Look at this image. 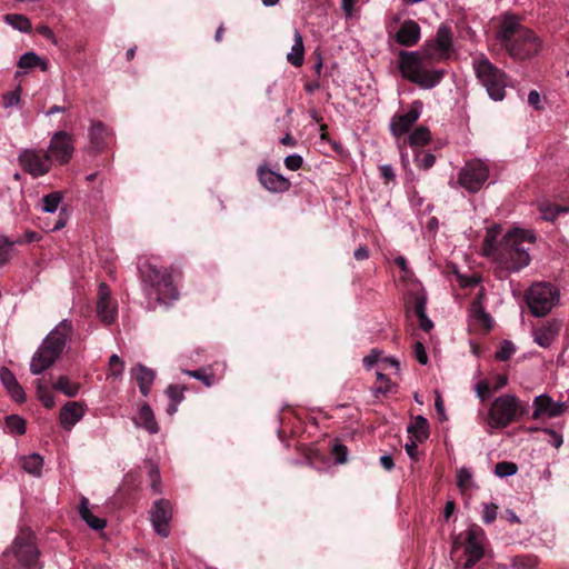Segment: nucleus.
Here are the masks:
<instances>
[{"mask_svg":"<svg viewBox=\"0 0 569 569\" xmlns=\"http://www.w3.org/2000/svg\"><path fill=\"white\" fill-rule=\"evenodd\" d=\"M452 41L451 27L442 23L437 30L436 38L427 41L421 52L401 50L398 56V68L401 76L422 89H432L438 86L445 78L446 70H429L428 61L435 54L439 59H447L452 50Z\"/></svg>","mask_w":569,"mask_h":569,"instance_id":"f257e3e1","label":"nucleus"},{"mask_svg":"<svg viewBox=\"0 0 569 569\" xmlns=\"http://www.w3.org/2000/svg\"><path fill=\"white\" fill-rule=\"evenodd\" d=\"M495 37L500 49L516 62L531 61L542 48L540 37L521 24L518 17L513 14L501 17L497 23Z\"/></svg>","mask_w":569,"mask_h":569,"instance_id":"f03ea898","label":"nucleus"},{"mask_svg":"<svg viewBox=\"0 0 569 569\" xmlns=\"http://www.w3.org/2000/svg\"><path fill=\"white\" fill-rule=\"evenodd\" d=\"M535 240V234L527 230L513 229L508 231L500 240V249L492 257L497 263L496 274L503 279L510 272H519L526 268L531 258L523 243H533Z\"/></svg>","mask_w":569,"mask_h":569,"instance_id":"7ed1b4c3","label":"nucleus"},{"mask_svg":"<svg viewBox=\"0 0 569 569\" xmlns=\"http://www.w3.org/2000/svg\"><path fill=\"white\" fill-rule=\"evenodd\" d=\"M72 332V322L67 319L49 332L32 357L30 370L33 375H40L59 359Z\"/></svg>","mask_w":569,"mask_h":569,"instance_id":"20e7f679","label":"nucleus"},{"mask_svg":"<svg viewBox=\"0 0 569 569\" xmlns=\"http://www.w3.org/2000/svg\"><path fill=\"white\" fill-rule=\"evenodd\" d=\"M140 272L147 295L150 297L154 296L157 302L168 303L178 299L179 292L168 269L157 268L154 264L147 263L140 269Z\"/></svg>","mask_w":569,"mask_h":569,"instance_id":"39448f33","label":"nucleus"},{"mask_svg":"<svg viewBox=\"0 0 569 569\" xmlns=\"http://www.w3.org/2000/svg\"><path fill=\"white\" fill-rule=\"evenodd\" d=\"M461 536L455 538L451 556L453 557L456 551L463 547V558L457 560V569H471L485 556L482 546L485 531L478 525L472 523L467 529L463 541H461Z\"/></svg>","mask_w":569,"mask_h":569,"instance_id":"423d86ee","label":"nucleus"},{"mask_svg":"<svg viewBox=\"0 0 569 569\" xmlns=\"http://www.w3.org/2000/svg\"><path fill=\"white\" fill-rule=\"evenodd\" d=\"M473 69L489 97L495 101L503 100L507 86L506 72L496 67L485 56L473 62Z\"/></svg>","mask_w":569,"mask_h":569,"instance_id":"0eeeda50","label":"nucleus"},{"mask_svg":"<svg viewBox=\"0 0 569 569\" xmlns=\"http://www.w3.org/2000/svg\"><path fill=\"white\" fill-rule=\"evenodd\" d=\"M9 555H12L22 567L38 568L40 551L36 543V535L30 528L20 529L10 549L4 552V556Z\"/></svg>","mask_w":569,"mask_h":569,"instance_id":"6e6552de","label":"nucleus"},{"mask_svg":"<svg viewBox=\"0 0 569 569\" xmlns=\"http://www.w3.org/2000/svg\"><path fill=\"white\" fill-rule=\"evenodd\" d=\"M528 413V408L523 407L519 399L512 395H503L495 399L489 410V418L495 428H506L516 417Z\"/></svg>","mask_w":569,"mask_h":569,"instance_id":"1a4fd4ad","label":"nucleus"},{"mask_svg":"<svg viewBox=\"0 0 569 569\" xmlns=\"http://www.w3.org/2000/svg\"><path fill=\"white\" fill-rule=\"evenodd\" d=\"M559 298L558 291L547 282L533 283L526 292L525 299L535 317L548 315Z\"/></svg>","mask_w":569,"mask_h":569,"instance_id":"9d476101","label":"nucleus"},{"mask_svg":"<svg viewBox=\"0 0 569 569\" xmlns=\"http://www.w3.org/2000/svg\"><path fill=\"white\" fill-rule=\"evenodd\" d=\"M489 177V168L481 160L468 161L460 170L458 183L469 192L479 191Z\"/></svg>","mask_w":569,"mask_h":569,"instance_id":"9b49d317","label":"nucleus"},{"mask_svg":"<svg viewBox=\"0 0 569 569\" xmlns=\"http://www.w3.org/2000/svg\"><path fill=\"white\" fill-rule=\"evenodd\" d=\"M46 151L52 163L53 161L60 166L69 163L74 152L73 134L64 130L54 132Z\"/></svg>","mask_w":569,"mask_h":569,"instance_id":"f8f14e48","label":"nucleus"},{"mask_svg":"<svg viewBox=\"0 0 569 569\" xmlns=\"http://www.w3.org/2000/svg\"><path fill=\"white\" fill-rule=\"evenodd\" d=\"M18 161L21 168L33 178L47 174L52 167L47 151L42 149H24L20 152Z\"/></svg>","mask_w":569,"mask_h":569,"instance_id":"ddd939ff","label":"nucleus"},{"mask_svg":"<svg viewBox=\"0 0 569 569\" xmlns=\"http://www.w3.org/2000/svg\"><path fill=\"white\" fill-rule=\"evenodd\" d=\"M422 110V102L417 100L410 106V109L406 113H396L390 121V131L399 138L408 133L412 126L418 121Z\"/></svg>","mask_w":569,"mask_h":569,"instance_id":"4468645a","label":"nucleus"},{"mask_svg":"<svg viewBox=\"0 0 569 569\" xmlns=\"http://www.w3.org/2000/svg\"><path fill=\"white\" fill-rule=\"evenodd\" d=\"M172 517V507L169 500L159 499L151 509V521L156 532L166 538L170 533L169 522Z\"/></svg>","mask_w":569,"mask_h":569,"instance_id":"2eb2a0df","label":"nucleus"},{"mask_svg":"<svg viewBox=\"0 0 569 569\" xmlns=\"http://www.w3.org/2000/svg\"><path fill=\"white\" fill-rule=\"evenodd\" d=\"M117 302L111 299V291L107 283L102 282L98 289L97 315L106 323L111 325L117 319Z\"/></svg>","mask_w":569,"mask_h":569,"instance_id":"dca6fc26","label":"nucleus"},{"mask_svg":"<svg viewBox=\"0 0 569 569\" xmlns=\"http://www.w3.org/2000/svg\"><path fill=\"white\" fill-rule=\"evenodd\" d=\"M112 140V131L102 121H92L89 129L90 152H103Z\"/></svg>","mask_w":569,"mask_h":569,"instance_id":"f3484780","label":"nucleus"},{"mask_svg":"<svg viewBox=\"0 0 569 569\" xmlns=\"http://www.w3.org/2000/svg\"><path fill=\"white\" fill-rule=\"evenodd\" d=\"M257 176L259 182L270 192H286L291 187V182L287 178L266 166H260L257 169Z\"/></svg>","mask_w":569,"mask_h":569,"instance_id":"a211bd4d","label":"nucleus"},{"mask_svg":"<svg viewBox=\"0 0 569 569\" xmlns=\"http://www.w3.org/2000/svg\"><path fill=\"white\" fill-rule=\"evenodd\" d=\"M532 419H539L542 416L549 418L560 417L566 410L567 405L563 402H555L548 395H540L533 399Z\"/></svg>","mask_w":569,"mask_h":569,"instance_id":"6ab92c4d","label":"nucleus"},{"mask_svg":"<svg viewBox=\"0 0 569 569\" xmlns=\"http://www.w3.org/2000/svg\"><path fill=\"white\" fill-rule=\"evenodd\" d=\"M421 37L420 26L411 19L405 20L395 34V40L402 47L416 46Z\"/></svg>","mask_w":569,"mask_h":569,"instance_id":"aec40b11","label":"nucleus"},{"mask_svg":"<svg viewBox=\"0 0 569 569\" xmlns=\"http://www.w3.org/2000/svg\"><path fill=\"white\" fill-rule=\"evenodd\" d=\"M84 410L80 402H67L60 410L59 420L63 429L71 428L83 417Z\"/></svg>","mask_w":569,"mask_h":569,"instance_id":"412c9836","label":"nucleus"},{"mask_svg":"<svg viewBox=\"0 0 569 569\" xmlns=\"http://www.w3.org/2000/svg\"><path fill=\"white\" fill-rule=\"evenodd\" d=\"M131 375L137 381L140 392L147 397L153 385L156 372L152 369L138 363L131 369Z\"/></svg>","mask_w":569,"mask_h":569,"instance_id":"4be33fe9","label":"nucleus"},{"mask_svg":"<svg viewBox=\"0 0 569 569\" xmlns=\"http://www.w3.org/2000/svg\"><path fill=\"white\" fill-rule=\"evenodd\" d=\"M560 331L558 321H549L539 328L533 329L535 341L542 348H548Z\"/></svg>","mask_w":569,"mask_h":569,"instance_id":"5701e85b","label":"nucleus"},{"mask_svg":"<svg viewBox=\"0 0 569 569\" xmlns=\"http://www.w3.org/2000/svg\"><path fill=\"white\" fill-rule=\"evenodd\" d=\"M81 519L93 530H102L107 526L106 519L94 516L89 509V500L82 497L79 506Z\"/></svg>","mask_w":569,"mask_h":569,"instance_id":"b1692460","label":"nucleus"},{"mask_svg":"<svg viewBox=\"0 0 569 569\" xmlns=\"http://www.w3.org/2000/svg\"><path fill=\"white\" fill-rule=\"evenodd\" d=\"M305 59V46L301 33L295 30V43L291 48V52L288 53L287 60L293 67H301Z\"/></svg>","mask_w":569,"mask_h":569,"instance_id":"393cba45","label":"nucleus"},{"mask_svg":"<svg viewBox=\"0 0 569 569\" xmlns=\"http://www.w3.org/2000/svg\"><path fill=\"white\" fill-rule=\"evenodd\" d=\"M470 311L472 318L485 331L491 330L493 323L492 318L488 312H486L485 308L478 299L472 301Z\"/></svg>","mask_w":569,"mask_h":569,"instance_id":"a878e982","label":"nucleus"},{"mask_svg":"<svg viewBox=\"0 0 569 569\" xmlns=\"http://www.w3.org/2000/svg\"><path fill=\"white\" fill-rule=\"evenodd\" d=\"M186 387L180 385H170L166 393L170 399V403L167 407V413L173 416L178 411V405L184 399Z\"/></svg>","mask_w":569,"mask_h":569,"instance_id":"bb28decb","label":"nucleus"},{"mask_svg":"<svg viewBox=\"0 0 569 569\" xmlns=\"http://www.w3.org/2000/svg\"><path fill=\"white\" fill-rule=\"evenodd\" d=\"M499 230L491 228L488 229L486 237L482 241V253L488 258H492L500 249V240L498 241Z\"/></svg>","mask_w":569,"mask_h":569,"instance_id":"cd10ccee","label":"nucleus"},{"mask_svg":"<svg viewBox=\"0 0 569 569\" xmlns=\"http://www.w3.org/2000/svg\"><path fill=\"white\" fill-rule=\"evenodd\" d=\"M140 425L151 433L159 431L158 423L156 421L153 411L148 403H143L139 411Z\"/></svg>","mask_w":569,"mask_h":569,"instance_id":"c85d7f7f","label":"nucleus"},{"mask_svg":"<svg viewBox=\"0 0 569 569\" xmlns=\"http://www.w3.org/2000/svg\"><path fill=\"white\" fill-rule=\"evenodd\" d=\"M21 467L32 476L39 477L43 467V459L38 453H32L21 458Z\"/></svg>","mask_w":569,"mask_h":569,"instance_id":"c756f323","label":"nucleus"},{"mask_svg":"<svg viewBox=\"0 0 569 569\" xmlns=\"http://www.w3.org/2000/svg\"><path fill=\"white\" fill-rule=\"evenodd\" d=\"M17 66L20 69H26V70H29V69H32V68H36V67H40V69L43 70V71H46L48 69L47 61L42 60L34 52H26V53H23L20 57Z\"/></svg>","mask_w":569,"mask_h":569,"instance_id":"7c9ffc66","label":"nucleus"},{"mask_svg":"<svg viewBox=\"0 0 569 569\" xmlns=\"http://www.w3.org/2000/svg\"><path fill=\"white\" fill-rule=\"evenodd\" d=\"M186 373L197 380L202 381V383L208 388L212 387L218 381L211 366L197 370H187Z\"/></svg>","mask_w":569,"mask_h":569,"instance_id":"2f4dec72","label":"nucleus"},{"mask_svg":"<svg viewBox=\"0 0 569 569\" xmlns=\"http://www.w3.org/2000/svg\"><path fill=\"white\" fill-rule=\"evenodd\" d=\"M428 427V420L422 416H417L415 423L408 427V432L412 433L419 442H422L429 436Z\"/></svg>","mask_w":569,"mask_h":569,"instance_id":"473e14b6","label":"nucleus"},{"mask_svg":"<svg viewBox=\"0 0 569 569\" xmlns=\"http://www.w3.org/2000/svg\"><path fill=\"white\" fill-rule=\"evenodd\" d=\"M408 141L413 148L423 147L430 141V130L425 126H419L409 134Z\"/></svg>","mask_w":569,"mask_h":569,"instance_id":"72a5a7b5","label":"nucleus"},{"mask_svg":"<svg viewBox=\"0 0 569 569\" xmlns=\"http://www.w3.org/2000/svg\"><path fill=\"white\" fill-rule=\"evenodd\" d=\"M80 385L76 382H71L68 377L61 376L53 383V389L62 392L68 397H74L79 392Z\"/></svg>","mask_w":569,"mask_h":569,"instance_id":"f704fd0d","label":"nucleus"},{"mask_svg":"<svg viewBox=\"0 0 569 569\" xmlns=\"http://www.w3.org/2000/svg\"><path fill=\"white\" fill-rule=\"evenodd\" d=\"M436 162V156L423 149H418L415 152V163L419 169L428 170Z\"/></svg>","mask_w":569,"mask_h":569,"instance_id":"c9c22d12","label":"nucleus"},{"mask_svg":"<svg viewBox=\"0 0 569 569\" xmlns=\"http://www.w3.org/2000/svg\"><path fill=\"white\" fill-rule=\"evenodd\" d=\"M6 21L12 26L14 29L19 30V31H22V32H28L31 30V22L30 20L23 16V14H17V13H13V14H7L6 16Z\"/></svg>","mask_w":569,"mask_h":569,"instance_id":"e433bc0d","label":"nucleus"},{"mask_svg":"<svg viewBox=\"0 0 569 569\" xmlns=\"http://www.w3.org/2000/svg\"><path fill=\"white\" fill-rule=\"evenodd\" d=\"M37 396L46 408L51 409L54 407L56 402L53 395L47 386L41 383L40 380L37 383Z\"/></svg>","mask_w":569,"mask_h":569,"instance_id":"4c0bfd02","label":"nucleus"},{"mask_svg":"<svg viewBox=\"0 0 569 569\" xmlns=\"http://www.w3.org/2000/svg\"><path fill=\"white\" fill-rule=\"evenodd\" d=\"M61 200H62V194L59 191L46 194L42 198L43 211L50 212V213L54 212L58 209Z\"/></svg>","mask_w":569,"mask_h":569,"instance_id":"58836bf2","label":"nucleus"},{"mask_svg":"<svg viewBox=\"0 0 569 569\" xmlns=\"http://www.w3.org/2000/svg\"><path fill=\"white\" fill-rule=\"evenodd\" d=\"M518 466L511 461H500L495 466L496 476L503 478L516 475Z\"/></svg>","mask_w":569,"mask_h":569,"instance_id":"ea45409f","label":"nucleus"},{"mask_svg":"<svg viewBox=\"0 0 569 569\" xmlns=\"http://www.w3.org/2000/svg\"><path fill=\"white\" fill-rule=\"evenodd\" d=\"M6 425L13 433L23 435L26 432V422L19 416L12 415L7 417Z\"/></svg>","mask_w":569,"mask_h":569,"instance_id":"a19ab883","label":"nucleus"},{"mask_svg":"<svg viewBox=\"0 0 569 569\" xmlns=\"http://www.w3.org/2000/svg\"><path fill=\"white\" fill-rule=\"evenodd\" d=\"M516 348L513 343L509 340H505L498 351L496 352V359L499 361H507L511 358V356L515 353Z\"/></svg>","mask_w":569,"mask_h":569,"instance_id":"79ce46f5","label":"nucleus"},{"mask_svg":"<svg viewBox=\"0 0 569 569\" xmlns=\"http://www.w3.org/2000/svg\"><path fill=\"white\" fill-rule=\"evenodd\" d=\"M331 455L337 463H346L348 459V448L336 439L332 445Z\"/></svg>","mask_w":569,"mask_h":569,"instance_id":"37998d69","label":"nucleus"},{"mask_svg":"<svg viewBox=\"0 0 569 569\" xmlns=\"http://www.w3.org/2000/svg\"><path fill=\"white\" fill-rule=\"evenodd\" d=\"M475 390H476V393H477V397L483 402V401H487L490 397H491V393H492V389L490 388V385L489 382L483 379V380H480L476 386H475Z\"/></svg>","mask_w":569,"mask_h":569,"instance_id":"c03bdc74","label":"nucleus"},{"mask_svg":"<svg viewBox=\"0 0 569 569\" xmlns=\"http://www.w3.org/2000/svg\"><path fill=\"white\" fill-rule=\"evenodd\" d=\"M13 244L14 242L9 237H0V266L9 260V248Z\"/></svg>","mask_w":569,"mask_h":569,"instance_id":"a18cd8bd","label":"nucleus"},{"mask_svg":"<svg viewBox=\"0 0 569 569\" xmlns=\"http://www.w3.org/2000/svg\"><path fill=\"white\" fill-rule=\"evenodd\" d=\"M472 475L467 468L457 471V485L461 490L468 489L471 483Z\"/></svg>","mask_w":569,"mask_h":569,"instance_id":"49530a36","label":"nucleus"},{"mask_svg":"<svg viewBox=\"0 0 569 569\" xmlns=\"http://www.w3.org/2000/svg\"><path fill=\"white\" fill-rule=\"evenodd\" d=\"M150 486L152 490L157 493L161 492V477L159 468L156 465H152L149 470Z\"/></svg>","mask_w":569,"mask_h":569,"instance_id":"de8ad7c7","label":"nucleus"},{"mask_svg":"<svg viewBox=\"0 0 569 569\" xmlns=\"http://www.w3.org/2000/svg\"><path fill=\"white\" fill-rule=\"evenodd\" d=\"M426 305L427 299L423 293L418 292L413 295V312L417 317L426 313Z\"/></svg>","mask_w":569,"mask_h":569,"instance_id":"09e8293b","label":"nucleus"},{"mask_svg":"<svg viewBox=\"0 0 569 569\" xmlns=\"http://www.w3.org/2000/svg\"><path fill=\"white\" fill-rule=\"evenodd\" d=\"M0 379L6 387V389H10L16 386L18 380L14 375L8 368H1L0 370Z\"/></svg>","mask_w":569,"mask_h":569,"instance_id":"8fccbe9b","label":"nucleus"},{"mask_svg":"<svg viewBox=\"0 0 569 569\" xmlns=\"http://www.w3.org/2000/svg\"><path fill=\"white\" fill-rule=\"evenodd\" d=\"M109 367L111 370V376L117 378L122 373L123 361L117 355H112L109 359Z\"/></svg>","mask_w":569,"mask_h":569,"instance_id":"3c124183","label":"nucleus"},{"mask_svg":"<svg viewBox=\"0 0 569 569\" xmlns=\"http://www.w3.org/2000/svg\"><path fill=\"white\" fill-rule=\"evenodd\" d=\"M303 164V158L299 154H291L286 157L284 166L287 169L296 171L299 170Z\"/></svg>","mask_w":569,"mask_h":569,"instance_id":"603ef678","label":"nucleus"},{"mask_svg":"<svg viewBox=\"0 0 569 569\" xmlns=\"http://www.w3.org/2000/svg\"><path fill=\"white\" fill-rule=\"evenodd\" d=\"M497 509H498V506L495 503L485 505L483 512H482V520L485 523H491L496 520Z\"/></svg>","mask_w":569,"mask_h":569,"instance_id":"864d4df0","label":"nucleus"},{"mask_svg":"<svg viewBox=\"0 0 569 569\" xmlns=\"http://www.w3.org/2000/svg\"><path fill=\"white\" fill-rule=\"evenodd\" d=\"M21 88L18 87L16 90L10 91L3 96V106L6 108L13 107L20 101Z\"/></svg>","mask_w":569,"mask_h":569,"instance_id":"5fc2aeb1","label":"nucleus"},{"mask_svg":"<svg viewBox=\"0 0 569 569\" xmlns=\"http://www.w3.org/2000/svg\"><path fill=\"white\" fill-rule=\"evenodd\" d=\"M41 239V236L32 230H28L24 232L23 236L17 238L16 240H12L14 244H24V243H31L39 241Z\"/></svg>","mask_w":569,"mask_h":569,"instance_id":"6e6d98bb","label":"nucleus"},{"mask_svg":"<svg viewBox=\"0 0 569 569\" xmlns=\"http://www.w3.org/2000/svg\"><path fill=\"white\" fill-rule=\"evenodd\" d=\"M413 353L419 363L426 365L428 362V356L425 346L420 341H416L413 345Z\"/></svg>","mask_w":569,"mask_h":569,"instance_id":"4d7b16f0","label":"nucleus"},{"mask_svg":"<svg viewBox=\"0 0 569 569\" xmlns=\"http://www.w3.org/2000/svg\"><path fill=\"white\" fill-rule=\"evenodd\" d=\"M380 177L383 179L385 183H389L395 181L396 173L393 168L390 164H382L379 167Z\"/></svg>","mask_w":569,"mask_h":569,"instance_id":"13d9d810","label":"nucleus"},{"mask_svg":"<svg viewBox=\"0 0 569 569\" xmlns=\"http://www.w3.org/2000/svg\"><path fill=\"white\" fill-rule=\"evenodd\" d=\"M535 560L529 557H516L513 560V567L516 569H532Z\"/></svg>","mask_w":569,"mask_h":569,"instance_id":"bf43d9fd","label":"nucleus"},{"mask_svg":"<svg viewBox=\"0 0 569 569\" xmlns=\"http://www.w3.org/2000/svg\"><path fill=\"white\" fill-rule=\"evenodd\" d=\"M560 211H562V209L560 207L546 206V207L541 208L543 219L550 220V221L556 219V217L558 216V213Z\"/></svg>","mask_w":569,"mask_h":569,"instance_id":"052dcab7","label":"nucleus"},{"mask_svg":"<svg viewBox=\"0 0 569 569\" xmlns=\"http://www.w3.org/2000/svg\"><path fill=\"white\" fill-rule=\"evenodd\" d=\"M11 397L17 401V402H22L26 400V395H24V391L22 389V387L20 386L19 382L16 383L14 387L10 388V389H7Z\"/></svg>","mask_w":569,"mask_h":569,"instance_id":"680f3d73","label":"nucleus"},{"mask_svg":"<svg viewBox=\"0 0 569 569\" xmlns=\"http://www.w3.org/2000/svg\"><path fill=\"white\" fill-rule=\"evenodd\" d=\"M528 103L533 107L536 110L542 109L541 98L538 91L531 90L528 94Z\"/></svg>","mask_w":569,"mask_h":569,"instance_id":"e2e57ef3","label":"nucleus"},{"mask_svg":"<svg viewBox=\"0 0 569 569\" xmlns=\"http://www.w3.org/2000/svg\"><path fill=\"white\" fill-rule=\"evenodd\" d=\"M543 432L548 433L552 439V446L555 448H560L563 443V439H562V436L560 433H558L557 431H555L553 429H549V428H545L542 429Z\"/></svg>","mask_w":569,"mask_h":569,"instance_id":"0e129e2a","label":"nucleus"},{"mask_svg":"<svg viewBox=\"0 0 569 569\" xmlns=\"http://www.w3.org/2000/svg\"><path fill=\"white\" fill-rule=\"evenodd\" d=\"M417 318H418V320H419L420 328H421L423 331L428 332V331H430V330L432 329L433 323H432V321L427 317V313H425L423 316H418Z\"/></svg>","mask_w":569,"mask_h":569,"instance_id":"69168bd1","label":"nucleus"},{"mask_svg":"<svg viewBox=\"0 0 569 569\" xmlns=\"http://www.w3.org/2000/svg\"><path fill=\"white\" fill-rule=\"evenodd\" d=\"M378 357L379 351L376 349L371 350V353L363 358L365 366L371 368L378 361Z\"/></svg>","mask_w":569,"mask_h":569,"instance_id":"338daca9","label":"nucleus"},{"mask_svg":"<svg viewBox=\"0 0 569 569\" xmlns=\"http://www.w3.org/2000/svg\"><path fill=\"white\" fill-rule=\"evenodd\" d=\"M380 465L387 471H390L395 467L393 458L389 455H383L380 457Z\"/></svg>","mask_w":569,"mask_h":569,"instance_id":"774afa93","label":"nucleus"}]
</instances>
